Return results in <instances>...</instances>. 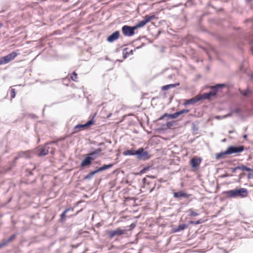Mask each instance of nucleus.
I'll return each mask as SVG.
<instances>
[{"label": "nucleus", "mask_w": 253, "mask_h": 253, "mask_svg": "<svg viewBox=\"0 0 253 253\" xmlns=\"http://www.w3.org/2000/svg\"><path fill=\"white\" fill-rule=\"evenodd\" d=\"M200 98H201V100L202 99H209L211 98V96H213L214 95L212 94L211 92L210 91L208 92H206L204 93L202 95H199Z\"/></svg>", "instance_id": "6ab92c4d"}, {"label": "nucleus", "mask_w": 253, "mask_h": 253, "mask_svg": "<svg viewBox=\"0 0 253 253\" xmlns=\"http://www.w3.org/2000/svg\"><path fill=\"white\" fill-rule=\"evenodd\" d=\"M223 194L228 198H236L237 197L243 198L248 196V191L246 188H240L224 191Z\"/></svg>", "instance_id": "f257e3e1"}, {"label": "nucleus", "mask_w": 253, "mask_h": 253, "mask_svg": "<svg viewBox=\"0 0 253 253\" xmlns=\"http://www.w3.org/2000/svg\"><path fill=\"white\" fill-rule=\"evenodd\" d=\"M96 172H95V170L92 171L90 172L89 173L87 174L84 177V179L85 180H90L92 178V177L95 174H96Z\"/></svg>", "instance_id": "a878e982"}, {"label": "nucleus", "mask_w": 253, "mask_h": 253, "mask_svg": "<svg viewBox=\"0 0 253 253\" xmlns=\"http://www.w3.org/2000/svg\"><path fill=\"white\" fill-rule=\"evenodd\" d=\"M240 93L243 95L244 96L247 97L252 93L251 90L249 89L248 88H247L245 90H240Z\"/></svg>", "instance_id": "b1692460"}, {"label": "nucleus", "mask_w": 253, "mask_h": 253, "mask_svg": "<svg viewBox=\"0 0 253 253\" xmlns=\"http://www.w3.org/2000/svg\"><path fill=\"white\" fill-rule=\"evenodd\" d=\"M250 79L251 81H253V75H249Z\"/></svg>", "instance_id": "c03bdc74"}, {"label": "nucleus", "mask_w": 253, "mask_h": 253, "mask_svg": "<svg viewBox=\"0 0 253 253\" xmlns=\"http://www.w3.org/2000/svg\"><path fill=\"white\" fill-rule=\"evenodd\" d=\"M137 150H134L133 149H131L130 150H127L123 152V155L125 156L128 155H136Z\"/></svg>", "instance_id": "412c9836"}, {"label": "nucleus", "mask_w": 253, "mask_h": 253, "mask_svg": "<svg viewBox=\"0 0 253 253\" xmlns=\"http://www.w3.org/2000/svg\"><path fill=\"white\" fill-rule=\"evenodd\" d=\"M120 32L119 31H116L107 37V41L109 42H113L115 41L118 39L120 37Z\"/></svg>", "instance_id": "423d86ee"}, {"label": "nucleus", "mask_w": 253, "mask_h": 253, "mask_svg": "<svg viewBox=\"0 0 253 253\" xmlns=\"http://www.w3.org/2000/svg\"><path fill=\"white\" fill-rule=\"evenodd\" d=\"M178 116H179V114L178 113V112H175V113H174L173 114H165L163 116H161L159 120H163L166 117H168L169 118L175 119V118H177Z\"/></svg>", "instance_id": "dca6fc26"}, {"label": "nucleus", "mask_w": 253, "mask_h": 253, "mask_svg": "<svg viewBox=\"0 0 253 253\" xmlns=\"http://www.w3.org/2000/svg\"><path fill=\"white\" fill-rule=\"evenodd\" d=\"M135 29L134 26L124 25L122 28V31L123 35L126 37H131L134 35Z\"/></svg>", "instance_id": "39448f33"}, {"label": "nucleus", "mask_w": 253, "mask_h": 253, "mask_svg": "<svg viewBox=\"0 0 253 253\" xmlns=\"http://www.w3.org/2000/svg\"><path fill=\"white\" fill-rule=\"evenodd\" d=\"M147 23H146V22L145 21V20L143 19V20L139 22L138 23H137L135 25H134V28L136 29H138V28H141V27H143V26H144Z\"/></svg>", "instance_id": "393cba45"}, {"label": "nucleus", "mask_w": 253, "mask_h": 253, "mask_svg": "<svg viewBox=\"0 0 253 253\" xmlns=\"http://www.w3.org/2000/svg\"><path fill=\"white\" fill-rule=\"evenodd\" d=\"M18 158H19V157H18V156H17V157H15V158H14V161H17V160L18 159Z\"/></svg>", "instance_id": "09e8293b"}, {"label": "nucleus", "mask_w": 253, "mask_h": 253, "mask_svg": "<svg viewBox=\"0 0 253 253\" xmlns=\"http://www.w3.org/2000/svg\"><path fill=\"white\" fill-rule=\"evenodd\" d=\"M226 84H217L214 86H212L211 87V91L212 94L214 96L216 94L217 92L220 89H221L223 87L225 86Z\"/></svg>", "instance_id": "1a4fd4ad"}, {"label": "nucleus", "mask_w": 253, "mask_h": 253, "mask_svg": "<svg viewBox=\"0 0 253 253\" xmlns=\"http://www.w3.org/2000/svg\"><path fill=\"white\" fill-rule=\"evenodd\" d=\"M3 26V24L0 22V28L2 27Z\"/></svg>", "instance_id": "603ef678"}, {"label": "nucleus", "mask_w": 253, "mask_h": 253, "mask_svg": "<svg viewBox=\"0 0 253 253\" xmlns=\"http://www.w3.org/2000/svg\"><path fill=\"white\" fill-rule=\"evenodd\" d=\"M19 54L18 50L13 51L8 55L0 57V65L7 64L13 60Z\"/></svg>", "instance_id": "7ed1b4c3"}, {"label": "nucleus", "mask_w": 253, "mask_h": 253, "mask_svg": "<svg viewBox=\"0 0 253 253\" xmlns=\"http://www.w3.org/2000/svg\"><path fill=\"white\" fill-rule=\"evenodd\" d=\"M200 100H201V98H200L199 95L196 96L192 98L185 100L184 105L185 106L193 105L196 103V102H199Z\"/></svg>", "instance_id": "0eeeda50"}, {"label": "nucleus", "mask_w": 253, "mask_h": 253, "mask_svg": "<svg viewBox=\"0 0 253 253\" xmlns=\"http://www.w3.org/2000/svg\"><path fill=\"white\" fill-rule=\"evenodd\" d=\"M136 158L138 160L146 161L150 158L147 151H144L143 148L141 147L137 150Z\"/></svg>", "instance_id": "20e7f679"}, {"label": "nucleus", "mask_w": 253, "mask_h": 253, "mask_svg": "<svg viewBox=\"0 0 253 253\" xmlns=\"http://www.w3.org/2000/svg\"><path fill=\"white\" fill-rule=\"evenodd\" d=\"M245 173H241L240 174L239 176V179H241L242 178V177L244 175Z\"/></svg>", "instance_id": "37998d69"}, {"label": "nucleus", "mask_w": 253, "mask_h": 253, "mask_svg": "<svg viewBox=\"0 0 253 253\" xmlns=\"http://www.w3.org/2000/svg\"><path fill=\"white\" fill-rule=\"evenodd\" d=\"M173 197L175 198L180 200L181 198H188L189 197V195L182 191H180L178 192H174Z\"/></svg>", "instance_id": "ddd939ff"}, {"label": "nucleus", "mask_w": 253, "mask_h": 253, "mask_svg": "<svg viewBox=\"0 0 253 253\" xmlns=\"http://www.w3.org/2000/svg\"><path fill=\"white\" fill-rule=\"evenodd\" d=\"M202 222V221L201 220H197L196 221H191L190 222V223L191 224L197 225V224H199L201 223Z\"/></svg>", "instance_id": "c9c22d12"}, {"label": "nucleus", "mask_w": 253, "mask_h": 253, "mask_svg": "<svg viewBox=\"0 0 253 253\" xmlns=\"http://www.w3.org/2000/svg\"><path fill=\"white\" fill-rule=\"evenodd\" d=\"M239 170H246V171H251L252 170V169L244 165L239 166H238Z\"/></svg>", "instance_id": "c85d7f7f"}, {"label": "nucleus", "mask_w": 253, "mask_h": 253, "mask_svg": "<svg viewBox=\"0 0 253 253\" xmlns=\"http://www.w3.org/2000/svg\"><path fill=\"white\" fill-rule=\"evenodd\" d=\"M179 85V83H175L173 84H167L165 85H164L162 87V89L164 90H167L171 88L175 87L176 86H178Z\"/></svg>", "instance_id": "4be33fe9"}, {"label": "nucleus", "mask_w": 253, "mask_h": 253, "mask_svg": "<svg viewBox=\"0 0 253 253\" xmlns=\"http://www.w3.org/2000/svg\"><path fill=\"white\" fill-rule=\"evenodd\" d=\"M155 18V16L154 15H146L145 17V18L144 19V20H145L146 23H147L148 22H149V21H150L154 19Z\"/></svg>", "instance_id": "cd10ccee"}, {"label": "nucleus", "mask_w": 253, "mask_h": 253, "mask_svg": "<svg viewBox=\"0 0 253 253\" xmlns=\"http://www.w3.org/2000/svg\"><path fill=\"white\" fill-rule=\"evenodd\" d=\"M225 141V139L222 140V141Z\"/></svg>", "instance_id": "4d7b16f0"}, {"label": "nucleus", "mask_w": 253, "mask_h": 253, "mask_svg": "<svg viewBox=\"0 0 253 253\" xmlns=\"http://www.w3.org/2000/svg\"><path fill=\"white\" fill-rule=\"evenodd\" d=\"M85 126L84 124H78L76 126H74L73 128V133H77L79 132L82 129H84L85 128Z\"/></svg>", "instance_id": "aec40b11"}, {"label": "nucleus", "mask_w": 253, "mask_h": 253, "mask_svg": "<svg viewBox=\"0 0 253 253\" xmlns=\"http://www.w3.org/2000/svg\"><path fill=\"white\" fill-rule=\"evenodd\" d=\"M239 169V168H238V166H237V167H235V168H232V169H231V171H232V173H234V172H235L236 171V170H239V169Z\"/></svg>", "instance_id": "a19ab883"}, {"label": "nucleus", "mask_w": 253, "mask_h": 253, "mask_svg": "<svg viewBox=\"0 0 253 253\" xmlns=\"http://www.w3.org/2000/svg\"><path fill=\"white\" fill-rule=\"evenodd\" d=\"M188 227V225L186 224H179L177 227L175 229L174 231L175 232H180L182 230H184Z\"/></svg>", "instance_id": "5701e85b"}, {"label": "nucleus", "mask_w": 253, "mask_h": 253, "mask_svg": "<svg viewBox=\"0 0 253 253\" xmlns=\"http://www.w3.org/2000/svg\"><path fill=\"white\" fill-rule=\"evenodd\" d=\"M244 148L245 147L243 145L229 146L226 151L216 154L215 158L218 160L220 158H223L224 156L226 155L241 153L244 151Z\"/></svg>", "instance_id": "f03ea898"}, {"label": "nucleus", "mask_w": 253, "mask_h": 253, "mask_svg": "<svg viewBox=\"0 0 253 253\" xmlns=\"http://www.w3.org/2000/svg\"><path fill=\"white\" fill-rule=\"evenodd\" d=\"M71 78L72 80L75 82H77V74L75 72H74L72 75L71 76Z\"/></svg>", "instance_id": "473e14b6"}, {"label": "nucleus", "mask_w": 253, "mask_h": 253, "mask_svg": "<svg viewBox=\"0 0 253 253\" xmlns=\"http://www.w3.org/2000/svg\"><path fill=\"white\" fill-rule=\"evenodd\" d=\"M231 117V114H227L226 115H223V116H216L215 117V118L218 120H221V119H224L227 117Z\"/></svg>", "instance_id": "c756f323"}, {"label": "nucleus", "mask_w": 253, "mask_h": 253, "mask_svg": "<svg viewBox=\"0 0 253 253\" xmlns=\"http://www.w3.org/2000/svg\"><path fill=\"white\" fill-rule=\"evenodd\" d=\"M112 115V114H109L108 116H107V118H110Z\"/></svg>", "instance_id": "8fccbe9b"}, {"label": "nucleus", "mask_w": 253, "mask_h": 253, "mask_svg": "<svg viewBox=\"0 0 253 253\" xmlns=\"http://www.w3.org/2000/svg\"><path fill=\"white\" fill-rule=\"evenodd\" d=\"M189 111V110L188 109H183V110H181L179 111H178V113L179 114V116L182 115V114L183 113H188Z\"/></svg>", "instance_id": "f704fd0d"}, {"label": "nucleus", "mask_w": 253, "mask_h": 253, "mask_svg": "<svg viewBox=\"0 0 253 253\" xmlns=\"http://www.w3.org/2000/svg\"><path fill=\"white\" fill-rule=\"evenodd\" d=\"M53 143L54 142H51L49 143H46L44 147L39 152L38 156L41 157L47 155L49 153V149H50V147L48 146V144Z\"/></svg>", "instance_id": "9d476101"}, {"label": "nucleus", "mask_w": 253, "mask_h": 253, "mask_svg": "<svg viewBox=\"0 0 253 253\" xmlns=\"http://www.w3.org/2000/svg\"><path fill=\"white\" fill-rule=\"evenodd\" d=\"M250 171H251V172L248 173V179H251V178H253V169H252V170H251Z\"/></svg>", "instance_id": "ea45409f"}, {"label": "nucleus", "mask_w": 253, "mask_h": 253, "mask_svg": "<svg viewBox=\"0 0 253 253\" xmlns=\"http://www.w3.org/2000/svg\"><path fill=\"white\" fill-rule=\"evenodd\" d=\"M92 161L91 159L87 156H86L84 160L82 162L81 164V167H84L86 166H88L90 165L92 163Z\"/></svg>", "instance_id": "f3484780"}, {"label": "nucleus", "mask_w": 253, "mask_h": 253, "mask_svg": "<svg viewBox=\"0 0 253 253\" xmlns=\"http://www.w3.org/2000/svg\"><path fill=\"white\" fill-rule=\"evenodd\" d=\"M128 55L132 54H133V50H130L129 52H128Z\"/></svg>", "instance_id": "49530a36"}, {"label": "nucleus", "mask_w": 253, "mask_h": 253, "mask_svg": "<svg viewBox=\"0 0 253 253\" xmlns=\"http://www.w3.org/2000/svg\"><path fill=\"white\" fill-rule=\"evenodd\" d=\"M70 210H73V209H71V208H68V209H66L60 215V217H61V221H63L65 220V217H66V213L68 211H69Z\"/></svg>", "instance_id": "bb28decb"}, {"label": "nucleus", "mask_w": 253, "mask_h": 253, "mask_svg": "<svg viewBox=\"0 0 253 253\" xmlns=\"http://www.w3.org/2000/svg\"><path fill=\"white\" fill-rule=\"evenodd\" d=\"M102 151V149L100 148H98L95 149L93 152H91L87 154L86 156L90 158L91 161H93L95 159H96L98 156V155Z\"/></svg>", "instance_id": "9b49d317"}, {"label": "nucleus", "mask_w": 253, "mask_h": 253, "mask_svg": "<svg viewBox=\"0 0 253 253\" xmlns=\"http://www.w3.org/2000/svg\"><path fill=\"white\" fill-rule=\"evenodd\" d=\"M16 236V234H13L11 235L8 239L3 240L2 243H0V248L6 246L9 243L14 240L15 239Z\"/></svg>", "instance_id": "4468645a"}, {"label": "nucleus", "mask_w": 253, "mask_h": 253, "mask_svg": "<svg viewBox=\"0 0 253 253\" xmlns=\"http://www.w3.org/2000/svg\"><path fill=\"white\" fill-rule=\"evenodd\" d=\"M127 49V48H126L124 49V51H123V57L124 59L126 58L128 55H129L128 54V52H125L126 50Z\"/></svg>", "instance_id": "4c0bfd02"}, {"label": "nucleus", "mask_w": 253, "mask_h": 253, "mask_svg": "<svg viewBox=\"0 0 253 253\" xmlns=\"http://www.w3.org/2000/svg\"><path fill=\"white\" fill-rule=\"evenodd\" d=\"M94 123V119H93V117L90 119V120L88 121L85 124H84V126L85 127H88V126H91L92 125H93Z\"/></svg>", "instance_id": "7c9ffc66"}, {"label": "nucleus", "mask_w": 253, "mask_h": 253, "mask_svg": "<svg viewBox=\"0 0 253 253\" xmlns=\"http://www.w3.org/2000/svg\"><path fill=\"white\" fill-rule=\"evenodd\" d=\"M229 110L230 112L228 114H231V117L232 116L233 114H236L238 117L242 116V110L239 107L234 108L232 107H230Z\"/></svg>", "instance_id": "f8f14e48"}, {"label": "nucleus", "mask_w": 253, "mask_h": 253, "mask_svg": "<svg viewBox=\"0 0 253 253\" xmlns=\"http://www.w3.org/2000/svg\"><path fill=\"white\" fill-rule=\"evenodd\" d=\"M201 162V159L199 158H193L191 160V165L192 168H196Z\"/></svg>", "instance_id": "2eb2a0df"}, {"label": "nucleus", "mask_w": 253, "mask_h": 253, "mask_svg": "<svg viewBox=\"0 0 253 253\" xmlns=\"http://www.w3.org/2000/svg\"><path fill=\"white\" fill-rule=\"evenodd\" d=\"M79 245H72V247L73 248H76L78 247Z\"/></svg>", "instance_id": "de8ad7c7"}, {"label": "nucleus", "mask_w": 253, "mask_h": 253, "mask_svg": "<svg viewBox=\"0 0 253 253\" xmlns=\"http://www.w3.org/2000/svg\"><path fill=\"white\" fill-rule=\"evenodd\" d=\"M150 168V167H145L140 171V172L141 173L145 172L146 171L148 170Z\"/></svg>", "instance_id": "58836bf2"}, {"label": "nucleus", "mask_w": 253, "mask_h": 253, "mask_svg": "<svg viewBox=\"0 0 253 253\" xmlns=\"http://www.w3.org/2000/svg\"><path fill=\"white\" fill-rule=\"evenodd\" d=\"M246 137H247V135L246 134L244 135V138H246Z\"/></svg>", "instance_id": "6e6d98bb"}, {"label": "nucleus", "mask_w": 253, "mask_h": 253, "mask_svg": "<svg viewBox=\"0 0 253 253\" xmlns=\"http://www.w3.org/2000/svg\"><path fill=\"white\" fill-rule=\"evenodd\" d=\"M248 1L253 2V0H247Z\"/></svg>", "instance_id": "864d4df0"}, {"label": "nucleus", "mask_w": 253, "mask_h": 253, "mask_svg": "<svg viewBox=\"0 0 253 253\" xmlns=\"http://www.w3.org/2000/svg\"><path fill=\"white\" fill-rule=\"evenodd\" d=\"M50 153H51V154L53 155V154H54V151H53V150H51V151H50Z\"/></svg>", "instance_id": "3c124183"}, {"label": "nucleus", "mask_w": 253, "mask_h": 253, "mask_svg": "<svg viewBox=\"0 0 253 253\" xmlns=\"http://www.w3.org/2000/svg\"><path fill=\"white\" fill-rule=\"evenodd\" d=\"M233 132V130H230L229 131V133H232Z\"/></svg>", "instance_id": "5fc2aeb1"}, {"label": "nucleus", "mask_w": 253, "mask_h": 253, "mask_svg": "<svg viewBox=\"0 0 253 253\" xmlns=\"http://www.w3.org/2000/svg\"><path fill=\"white\" fill-rule=\"evenodd\" d=\"M124 234H125V231L119 228L113 231H109L108 232V234L110 238H112L115 236H120Z\"/></svg>", "instance_id": "6e6552de"}, {"label": "nucleus", "mask_w": 253, "mask_h": 253, "mask_svg": "<svg viewBox=\"0 0 253 253\" xmlns=\"http://www.w3.org/2000/svg\"><path fill=\"white\" fill-rule=\"evenodd\" d=\"M135 226V224L134 223H132L130 224V229H133Z\"/></svg>", "instance_id": "79ce46f5"}, {"label": "nucleus", "mask_w": 253, "mask_h": 253, "mask_svg": "<svg viewBox=\"0 0 253 253\" xmlns=\"http://www.w3.org/2000/svg\"><path fill=\"white\" fill-rule=\"evenodd\" d=\"M173 124H174V122H167L166 124V125H163V126L164 127L165 126H166L168 128H170L171 127H172L173 126Z\"/></svg>", "instance_id": "72a5a7b5"}, {"label": "nucleus", "mask_w": 253, "mask_h": 253, "mask_svg": "<svg viewBox=\"0 0 253 253\" xmlns=\"http://www.w3.org/2000/svg\"><path fill=\"white\" fill-rule=\"evenodd\" d=\"M113 166H114L113 164H110L108 165H104L95 170V172H96V173H97L100 171L105 170L107 169H109L112 168Z\"/></svg>", "instance_id": "a211bd4d"}, {"label": "nucleus", "mask_w": 253, "mask_h": 253, "mask_svg": "<svg viewBox=\"0 0 253 253\" xmlns=\"http://www.w3.org/2000/svg\"><path fill=\"white\" fill-rule=\"evenodd\" d=\"M10 96L11 98H14L15 97V91L14 89L10 90Z\"/></svg>", "instance_id": "e433bc0d"}, {"label": "nucleus", "mask_w": 253, "mask_h": 253, "mask_svg": "<svg viewBox=\"0 0 253 253\" xmlns=\"http://www.w3.org/2000/svg\"><path fill=\"white\" fill-rule=\"evenodd\" d=\"M188 212H189V215L190 216H197L199 215V213L193 211L192 209H189L188 211Z\"/></svg>", "instance_id": "2f4dec72"}, {"label": "nucleus", "mask_w": 253, "mask_h": 253, "mask_svg": "<svg viewBox=\"0 0 253 253\" xmlns=\"http://www.w3.org/2000/svg\"><path fill=\"white\" fill-rule=\"evenodd\" d=\"M229 176V175L228 174L226 173V174L223 175L222 177H226Z\"/></svg>", "instance_id": "a18cd8bd"}]
</instances>
